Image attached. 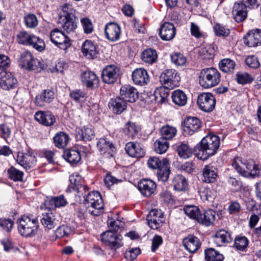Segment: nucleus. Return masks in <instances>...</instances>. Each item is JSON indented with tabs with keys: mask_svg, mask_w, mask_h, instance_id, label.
Returning <instances> with one entry per match:
<instances>
[{
	"mask_svg": "<svg viewBox=\"0 0 261 261\" xmlns=\"http://www.w3.org/2000/svg\"><path fill=\"white\" fill-rule=\"evenodd\" d=\"M69 181L72 189L83 195L85 198L84 204L87 206L89 213L93 216L100 215L103 212L104 205L100 193L93 191L86 196L84 195L83 192H86L88 187L83 185L81 177L77 174L70 175Z\"/></svg>",
	"mask_w": 261,
	"mask_h": 261,
	"instance_id": "1",
	"label": "nucleus"
},
{
	"mask_svg": "<svg viewBox=\"0 0 261 261\" xmlns=\"http://www.w3.org/2000/svg\"><path fill=\"white\" fill-rule=\"evenodd\" d=\"M220 146L219 138L215 135H208L203 138L195 146L196 156L201 160H206L214 155Z\"/></svg>",
	"mask_w": 261,
	"mask_h": 261,
	"instance_id": "2",
	"label": "nucleus"
},
{
	"mask_svg": "<svg viewBox=\"0 0 261 261\" xmlns=\"http://www.w3.org/2000/svg\"><path fill=\"white\" fill-rule=\"evenodd\" d=\"M232 166L239 174L244 177H255L260 174V169L258 165L252 160H243L239 157L235 158L232 161Z\"/></svg>",
	"mask_w": 261,
	"mask_h": 261,
	"instance_id": "3",
	"label": "nucleus"
},
{
	"mask_svg": "<svg viewBox=\"0 0 261 261\" xmlns=\"http://www.w3.org/2000/svg\"><path fill=\"white\" fill-rule=\"evenodd\" d=\"M17 224L19 234L25 237L35 236L39 227L38 219L31 216H22L17 220Z\"/></svg>",
	"mask_w": 261,
	"mask_h": 261,
	"instance_id": "4",
	"label": "nucleus"
},
{
	"mask_svg": "<svg viewBox=\"0 0 261 261\" xmlns=\"http://www.w3.org/2000/svg\"><path fill=\"white\" fill-rule=\"evenodd\" d=\"M199 83L204 88H210L217 85L220 81V73L216 68H204L200 71Z\"/></svg>",
	"mask_w": 261,
	"mask_h": 261,
	"instance_id": "5",
	"label": "nucleus"
},
{
	"mask_svg": "<svg viewBox=\"0 0 261 261\" xmlns=\"http://www.w3.org/2000/svg\"><path fill=\"white\" fill-rule=\"evenodd\" d=\"M16 41L19 44L32 46L39 51L43 50L45 47L42 39L24 31L18 32L16 35Z\"/></svg>",
	"mask_w": 261,
	"mask_h": 261,
	"instance_id": "6",
	"label": "nucleus"
},
{
	"mask_svg": "<svg viewBox=\"0 0 261 261\" xmlns=\"http://www.w3.org/2000/svg\"><path fill=\"white\" fill-rule=\"evenodd\" d=\"M18 63L21 68L29 71L37 70L39 68L44 69V65L40 60L34 58L29 50H25L20 54Z\"/></svg>",
	"mask_w": 261,
	"mask_h": 261,
	"instance_id": "7",
	"label": "nucleus"
},
{
	"mask_svg": "<svg viewBox=\"0 0 261 261\" xmlns=\"http://www.w3.org/2000/svg\"><path fill=\"white\" fill-rule=\"evenodd\" d=\"M16 162L25 169H30L35 166L36 158L32 150L29 147L18 151L16 159Z\"/></svg>",
	"mask_w": 261,
	"mask_h": 261,
	"instance_id": "8",
	"label": "nucleus"
},
{
	"mask_svg": "<svg viewBox=\"0 0 261 261\" xmlns=\"http://www.w3.org/2000/svg\"><path fill=\"white\" fill-rule=\"evenodd\" d=\"M180 80L179 73L173 69L165 70L160 76V81L162 84L171 89L179 85Z\"/></svg>",
	"mask_w": 261,
	"mask_h": 261,
	"instance_id": "9",
	"label": "nucleus"
},
{
	"mask_svg": "<svg viewBox=\"0 0 261 261\" xmlns=\"http://www.w3.org/2000/svg\"><path fill=\"white\" fill-rule=\"evenodd\" d=\"M122 237L112 230H109L101 234V241L108 245L111 249L116 250L123 246Z\"/></svg>",
	"mask_w": 261,
	"mask_h": 261,
	"instance_id": "10",
	"label": "nucleus"
},
{
	"mask_svg": "<svg viewBox=\"0 0 261 261\" xmlns=\"http://www.w3.org/2000/svg\"><path fill=\"white\" fill-rule=\"evenodd\" d=\"M50 37L51 42L61 49L66 50L71 46L69 38L58 28L50 32Z\"/></svg>",
	"mask_w": 261,
	"mask_h": 261,
	"instance_id": "11",
	"label": "nucleus"
},
{
	"mask_svg": "<svg viewBox=\"0 0 261 261\" xmlns=\"http://www.w3.org/2000/svg\"><path fill=\"white\" fill-rule=\"evenodd\" d=\"M197 104L199 108L203 112H211L215 108L216 99L210 93H202L198 97Z\"/></svg>",
	"mask_w": 261,
	"mask_h": 261,
	"instance_id": "12",
	"label": "nucleus"
},
{
	"mask_svg": "<svg viewBox=\"0 0 261 261\" xmlns=\"http://www.w3.org/2000/svg\"><path fill=\"white\" fill-rule=\"evenodd\" d=\"M148 226L152 229H158L164 223L165 218L163 213L158 209L152 210L147 216Z\"/></svg>",
	"mask_w": 261,
	"mask_h": 261,
	"instance_id": "13",
	"label": "nucleus"
},
{
	"mask_svg": "<svg viewBox=\"0 0 261 261\" xmlns=\"http://www.w3.org/2000/svg\"><path fill=\"white\" fill-rule=\"evenodd\" d=\"M247 6L243 1L236 2L233 6L232 14L233 19L238 23L244 21L247 17Z\"/></svg>",
	"mask_w": 261,
	"mask_h": 261,
	"instance_id": "14",
	"label": "nucleus"
},
{
	"mask_svg": "<svg viewBox=\"0 0 261 261\" xmlns=\"http://www.w3.org/2000/svg\"><path fill=\"white\" fill-rule=\"evenodd\" d=\"M119 68L114 65L107 66L101 73V77L104 83L112 84L116 82L119 75Z\"/></svg>",
	"mask_w": 261,
	"mask_h": 261,
	"instance_id": "15",
	"label": "nucleus"
},
{
	"mask_svg": "<svg viewBox=\"0 0 261 261\" xmlns=\"http://www.w3.org/2000/svg\"><path fill=\"white\" fill-rule=\"evenodd\" d=\"M40 221L45 228L52 229L59 223V216L55 212L49 210L47 212L42 214Z\"/></svg>",
	"mask_w": 261,
	"mask_h": 261,
	"instance_id": "16",
	"label": "nucleus"
},
{
	"mask_svg": "<svg viewBox=\"0 0 261 261\" xmlns=\"http://www.w3.org/2000/svg\"><path fill=\"white\" fill-rule=\"evenodd\" d=\"M182 125L185 133L192 135L200 129L201 122L197 117L189 116L185 119Z\"/></svg>",
	"mask_w": 261,
	"mask_h": 261,
	"instance_id": "17",
	"label": "nucleus"
},
{
	"mask_svg": "<svg viewBox=\"0 0 261 261\" xmlns=\"http://www.w3.org/2000/svg\"><path fill=\"white\" fill-rule=\"evenodd\" d=\"M97 146L101 154L109 158L113 157L116 151L115 145L106 138H100L97 142Z\"/></svg>",
	"mask_w": 261,
	"mask_h": 261,
	"instance_id": "18",
	"label": "nucleus"
},
{
	"mask_svg": "<svg viewBox=\"0 0 261 261\" xmlns=\"http://www.w3.org/2000/svg\"><path fill=\"white\" fill-rule=\"evenodd\" d=\"M55 93L53 89H47L43 90L38 94L35 99L34 103L37 107H43L53 101Z\"/></svg>",
	"mask_w": 261,
	"mask_h": 261,
	"instance_id": "19",
	"label": "nucleus"
},
{
	"mask_svg": "<svg viewBox=\"0 0 261 261\" xmlns=\"http://www.w3.org/2000/svg\"><path fill=\"white\" fill-rule=\"evenodd\" d=\"M105 35L106 38L110 41L115 42L118 40L121 35L120 26L114 22L107 23L105 28Z\"/></svg>",
	"mask_w": 261,
	"mask_h": 261,
	"instance_id": "20",
	"label": "nucleus"
},
{
	"mask_svg": "<svg viewBox=\"0 0 261 261\" xmlns=\"http://www.w3.org/2000/svg\"><path fill=\"white\" fill-rule=\"evenodd\" d=\"M34 117L37 121L46 126H52L56 121L55 116L50 111H37Z\"/></svg>",
	"mask_w": 261,
	"mask_h": 261,
	"instance_id": "21",
	"label": "nucleus"
},
{
	"mask_svg": "<svg viewBox=\"0 0 261 261\" xmlns=\"http://www.w3.org/2000/svg\"><path fill=\"white\" fill-rule=\"evenodd\" d=\"M156 188V184L150 179H143L138 182V189L145 197L151 196L154 194Z\"/></svg>",
	"mask_w": 261,
	"mask_h": 261,
	"instance_id": "22",
	"label": "nucleus"
},
{
	"mask_svg": "<svg viewBox=\"0 0 261 261\" xmlns=\"http://www.w3.org/2000/svg\"><path fill=\"white\" fill-rule=\"evenodd\" d=\"M108 107L113 113L119 115L126 109L127 103L120 96H117L110 100Z\"/></svg>",
	"mask_w": 261,
	"mask_h": 261,
	"instance_id": "23",
	"label": "nucleus"
},
{
	"mask_svg": "<svg viewBox=\"0 0 261 261\" xmlns=\"http://www.w3.org/2000/svg\"><path fill=\"white\" fill-rule=\"evenodd\" d=\"M120 96L126 102H134L138 98V92L136 89L129 85L122 86L120 90Z\"/></svg>",
	"mask_w": 261,
	"mask_h": 261,
	"instance_id": "24",
	"label": "nucleus"
},
{
	"mask_svg": "<svg viewBox=\"0 0 261 261\" xmlns=\"http://www.w3.org/2000/svg\"><path fill=\"white\" fill-rule=\"evenodd\" d=\"M18 82L16 79L11 72H3L0 77V86L5 90L16 88Z\"/></svg>",
	"mask_w": 261,
	"mask_h": 261,
	"instance_id": "25",
	"label": "nucleus"
},
{
	"mask_svg": "<svg viewBox=\"0 0 261 261\" xmlns=\"http://www.w3.org/2000/svg\"><path fill=\"white\" fill-rule=\"evenodd\" d=\"M244 43L249 47H255L261 44V30L256 29L249 31L244 37Z\"/></svg>",
	"mask_w": 261,
	"mask_h": 261,
	"instance_id": "26",
	"label": "nucleus"
},
{
	"mask_svg": "<svg viewBox=\"0 0 261 261\" xmlns=\"http://www.w3.org/2000/svg\"><path fill=\"white\" fill-rule=\"evenodd\" d=\"M82 51L84 56L88 59H95L98 54V46L89 40H86L83 42Z\"/></svg>",
	"mask_w": 261,
	"mask_h": 261,
	"instance_id": "27",
	"label": "nucleus"
},
{
	"mask_svg": "<svg viewBox=\"0 0 261 261\" xmlns=\"http://www.w3.org/2000/svg\"><path fill=\"white\" fill-rule=\"evenodd\" d=\"M161 39L163 40H172L176 34L175 28L172 23L164 22L161 27L160 33Z\"/></svg>",
	"mask_w": 261,
	"mask_h": 261,
	"instance_id": "28",
	"label": "nucleus"
},
{
	"mask_svg": "<svg viewBox=\"0 0 261 261\" xmlns=\"http://www.w3.org/2000/svg\"><path fill=\"white\" fill-rule=\"evenodd\" d=\"M218 176L217 169L211 164L205 165L202 169V179L206 183L214 182Z\"/></svg>",
	"mask_w": 261,
	"mask_h": 261,
	"instance_id": "29",
	"label": "nucleus"
},
{
	"mask_svg": "<svg viewBox=\"0 0 261 261\" xmlns=\"http://www.w3.org/2000/svg\"><path fill=\"white\" fill-rule=\"evenodd\" d=\"M132 80L134 83L138 85H146L149 81L147 71L143 68H137L133 72Z\"/></svg>",
	"mask_w": 261,
	"mask_h": 261,
	"instance_id": "30",
	"label": "nucleus"
},
{
	"mask_svg": "<svg viewBox=\"0 0 261 261\" xmlns=\"http://www.w3.org/2000/svg\"><path fill=\"white\" fill-rule=\"evenodd\" d=\"M126 152L131 157L141 158L145 155V152L141 145L137 142H129L125 147Z\"/></svg>",
	"mask_w": 261,
	"mask_h": 261,
	"instance_id": "31",
	"label": "nucleus"
},
{
	"mask_svg": "<svg viewBox=\"0 0 261 261\" xmlns=\"http://www.w3.org/2000/svg\"><path fill=\"white\" fill-rule=\"evenodd\" d=\"M81 81L83 84L88 88L96 87L98 84V79L93 72L86 71L81 74Z\"/></svg>",
	"mask_w": 261,
	"mask_h": 261,
	"instance_id": "32",
	"label": "nucleus"
},
{
	"mask_svg": "<svg viewBox=\"0 0 261 261\" xmlns=\"http://www.w3.org/2000/svg\"><path fill=\"white\" fill-rule=\"evenodd\" d=\"M216 213L212 210L201 211L197 221L206 226L212 225L215 220Z\"/></svg>",
	"mask_w": 261,
	"mask_h": 261,
	"instance_id": "33",
	"label": "nucleus"
},
{
	"mask_svg": "<svg viewBox=\"0 0 261 261\" xmlns=\"http://www.w3.org/2000/svg\"><path fill=\"white\" fill-rule=\"evenodd\" d=\"M183 245L189 252L194 253L200 247L201 243L198 238L193 235H189L184 239Z\"/></svg>",
	"mask_w": 261,
	"mask_h": 261,
	"instance_id": "34",
	"label": "nucleus"
},
{
	"mask_svg": "<svg viewBox=\"0 0 261 261\" xmlns=\"http://www.w3.org/2000/svg\"><path fill=\"white\" fill-rule=\"evenodd\" d=\"M170 166L169 160L164 158L162 160V166L158 169L156 175L159 180L166 182L168 180L170 174Z\"/></svg>",
	"mask_w": 261,
	"mask_h": 261,
	"instance_id": "35",
	"label": "nucleus"
},
{
	"mask_svg": "<svg viewBox=\"0 0 261 261\" xmlns=\"http://www.w3.org/2000/svg\"><path fill=\"white\" fill-rule=\"evenodd\" d=\"M75 137L77 140L89 141L94 138L95 134L92 128L84 126L76 129Z\"/></svg>",
	"mask_w": 261,
	"mask_h": 261,
	"instance_id": "36",
	"label": "nucleus"
},
{
	"mask_svg": "<svg viewBox=\"0 0 261 261\" xmlns=\"http://www.w3.org/2000/svg\"><path fill=\"white\" fill-rule=\"evenodd\" d=\"M61 20L58 21L59 23H61L62 28L67 33L73 32L76 28V22H75V16L73 17H65L62 18L60 17Z\"/></svg>",
	"mask_w": 261,
	"mask_h": 261,
	"instance_id": "37",
	"label": "nucleus"
},
{
	"mask_svg": "<svg viewBox=\"0 0 261 261\" xmlns=\"http://www.w3.org/2000/svg\"><path fill=\"white\" fill-rule=\"evenodd\" d=\"M214 238L215 242L219 246L225 243H229L232 240L229 232L224 229L217 231L215 234Z\"/></svg>",
	"mask_w": 261,
	"mask_h": 261,
	"instance_id": "38",
	"label": "nucleus"
},
{
	"mask_svg": "<svg viewBox=\"0 0 261 261\" xmlns=\"http://www.w3.org/2000/svg\"><path fill=\"white\" fill-rule=\"evenodd\" d=\"M170 89L164 85L157 88L154 92V100L156 102L161 104L165 102L169 96Z\"/></svg>",
	"mask_w": 261,
	"mask_h": 261,
	"instance_id": "39",
	"label": "nucleus"
},
{
	"mask_svg": "<svg viewBox=\"0 0 261 261\" xmlns=\"http://www.w3.org/2000/svg\"><path fill=\"white\" fill-rule=\"evenodd\" d=\"M63 156L65 160L71 164H76L81 160L80 152L78 150L74 149L65 150Z\"/></svg>",
	"mask_w": 261,
	"mask_h": 261,
	"instance_id": "40",
	"label": "nucleus"
},
{
	"mask_svg": "<svg viewBox=\"0 0 261 261\" xmlns=\"http://www.w3.org/2000/svg\"><path fill=\"white\" fill-rule=\"evenodd\" d=\"M53 140L55 146L59 148H63L67 145L69 137L65 133L60 132L55 135Z\"/></svg>",
	"mask_w": 261,
	"mask_h": 261,
	"instance_id": "41",
	"label": "nucleus"
},
{
	"mask_svg": "<svg viewBox=\"0 0 261 261\" xmlns=\"http://www.w3.org/2000/svg\"><path fill=\"white\" fill-rule=\"evenodd\" d=\"M160 133L161 138L168 141L175 137L177 129L175 127L166 125L161 128Z\"/></svg>",
	"mask_w": 261,
	"mask_h": 261,
	"instance_id": "42",
	"label": "nucleus"
},
{
	"mask_svg": "<svg viewBox=\"0 0 261 261\" xmlns=\"http://www.w3.org/2000/svg\"><path fill=\"white\" fill-rule=\"evenodd\" d=\"M141 58L144 62L152 64L157 61L158 55L155 50L147 48L142 52Z\"/></svg>",
	"mask_w": 261,
	"mask_h": 261,
	"instance_id": "43",
	"label": "nucleus"
},
{
	"mask_svg": "<svg viewBox=\"0 0 261 261\" xmlns=\"http://www.w3.org/2000/svg\"><path fill=\"white\" fill-rule=\"evenodd\" d=\"M204 255L206 261H223L224 259L223 254L213 248L206 249Z\"/></svg>",
	"mask_w": 261,
	"mask_h": 261,
	"instance_id": "44",
	"label": "nucleus"
},
{
	"mask_svg": "<svg viewBox=\"0 0 261 261\" xmlns=\"http://www.w3.org/2000/svg\"><path fill=\"white\" fill-rule=\"evenodd\" d=\"M172 185L175 190L182 191L186 190L188 186V182L185 177L178 174L173 179Z\"/></svg>",
	"mask_w": 261,
	"mask_h": 261,
	"instance_id": "45",
	"label": "nucleus"
},
{
	"mask_svg": "<svg viewBox=\"0 0 261 261\" xmlns=\"http://www.w3.org/2000/svg\"><path fill=\"white\" fill-rule=\"evenodd\" d=\"M173 102L179 106L185 105L187 101L186 94L180 90H176L172 93Z\"/></svg>",
	"mask_w": 261,
	"mask_h": 261,
	"instance_id": "46",
	"label": "nucleus"
},
{
	"mask_svg": "<svg viewBox=\"0 0 261 261\" xmlns=\"http://www.w3.org/2000/svg\"><path fill=\"white\" fill-rule=\"evenodd\" d=\"M235 65L234 61L229 58L221 60L219 64L220 70L225 73H232L234 71Z\"/></svg>",
	"mask_w": 261,
	"mask_h": 261,
	"instance_id": "47",
	"label": "nucleus"
},
{
	"mask_svg": "<svg viewBox=\"0 0 261 261\" xmlns=\"http://www.w3.org/2000/svg\"><path fill=\"white\" fill-rule=\"evenodd\" d=\"M48 202L49 205V209L64 206L67 203L66 200L64 198V196L62 195L59 196L51 197V199L48 200V201H45V204H47V203Z\"/></svg>",
	"mask_w": 261,
	"mask_h": 261,
	"instance_id": "48",
	"label": "nucleus"
},
{
	"mask_svg": "<svg viewBox=\"0 0 261 261\" xmlns=\"http://www.w3.org/2000/svg\"><path fill=\"white\" fill-rule=\"evenodd\" d=\"M177 151L179 156L184 159L190 158L193 153V151L188 144L182 142L177 146Z\"/></svg>",
	"mask_w": 261,
	"mask_h": 261,
	"instance_id": "49",
	"label": "nucleus"
},
{
	"mask_svg": "<svg viewBox=\"0 0 261 261\" xmlns=\"http://www.w3.org/2000/svg\"><path fill=\"white\" fill-rule=\"evenodd\" d=\"M154 150L159 154H163L166 152L169 144L167 141L161 137L154 142Z\"/></svg>",
	"mask_w": 261,
	"mask_h": 261,
	"instance_id": "50",
	"label": "nucleus"
},
{
	"mask_svg": "<svg viewBox=\"0 0 261 261\" xmlns=\"http://www.w3.org/2000/svg\"><path fill=\"white\" fill-rule=\"evenodd\" d=\"M249 240L245 236H238L234 239V247L237 250L244 251L248 247Z\"/></svg>",
	"mask_w": 261,
	"mask_h": 261,
	"instance_id": "51",
	"label": "nucleus"
},
{
	"mask_svg": "<svg viewBox=\"0 0 261 261\" xmlns=\"http://www.w3.org/2000/svg\"><path fill=\"white\" fill-rule=\"evenodd\" d=\"M184 211L188 216L197 221L201 212L198 207L193 205L185 206Z\"/></svg>",
	"mask_w": 261,
	"mask_h": 261,
	"instance_id": "52",
	"label": "nucleus"
},
{
	"mask_svg": "<svg viewBox=\"0 0 261 261\" xmlns=\"http://www.w3.org/2000/svg\"><path fill=\"white\" fill-rule=\"evenodd\" d=\"M70 96L76 102H82L87 97L86 93L81 89H75L70 91Z\"/></svg>",
	"mask_w": 261,
	"mask_h": 261,
	"instance_id": "53",
	"label": "nucleus"
},
{
	"mask_svg": "<svg viewBox=\"0 0 261 261\" xmlns=\"http://www.w3.org/2000/svg\"><path fill=\"white\" fill-rule=\"evenodd\" d=\"M7 172L9 177L15 181H22L23 179V172L17 169L13 166L8 169Z\"/></svg>",
	"mask_w": 261,
	"mask_h": 261,
	"instance_id": "54",
	"label": "nucleus"
},
{
	"mask_svg": "<svg viewBox=\"0 0 261 261\" xmlns=\"http://www.w3.org/2000/svg\"><path fill=\"white\" fill-rule=\"evenodd\" d=\"M171 61L177 66H182L187 62L186 58L181 53H175L170 56Z\"/></svg>",
	"mask_w": 261,
	"mask_h": 261,
	"instance_id": "55",
	"label": "nucleus"
},
{
	"mask_svg": "<svg viewBox=\"0 0 261 261\" xmlns=\"http://www.w3.org/2000/svg\"><path fill=\"white\" fill-rule=\"evenodd\" d=\"M71 231V228L66 225H62L59 226L55 231L56 238H62L68 236Z\"/></svg>",
	"mask_w": 261,
	"mask_h": 261,
	"instance_id": "56",
	"label": "nucleus"
},
{
	"mask_svg": "<svg viewBox=\"0 0 261 261\" xmlns=\"http://www.w3.org/2000/svg\"><path fill=\"white\" fill-rule=\"evenodd\" d=\"M25 25L28 28H35L38 25V22L36 16L33 14H28L24 16Z\"/></svg>",
	"mask_w": 261,
	"mask_h": 261,
	"instance_id": "57",
	"label": "nucleus"
},
{
	"mask_svg": "<svg viewBox=\"0 0 261 261\" xmlns=\"http://www.w3.org/2000/svg\"><path fill=\"white\" fill-rule=\"evenodd\" d=\"M123 130L126 135L132 138L138 133L136 125L134 123L129 122L125 124Z\"/></svg>",
	"mask_w": 261,
	"mask_h": 261,
	"instance_id": "58",
	"label": "nucleus"
},
{
	"mask_svg": "<svg viewBox=\"0 0 261 261\" xmlns=\"http://www.w3.org/2000/svg\"><path fill=\"white\" fill-rule=\"evenodd\" d=\"M214 30L217 36L226 37L230 33V30L228 29L218 23L214 25Z\"/></svg>",
	"mask_w": 261,
	"mask_h": 261,
	"instance_id": "59",
	"label": "nucleus"
},
{
	"mask_svg": "<svg viewBox=\"0 0 261 261\" xmlns=\"http://www.w3.org/2000/svg\"><path fill=\"white\" fill-rule=\"evenodd\" d=\"M147 165L150 169H158L162 166V161L158 157L152 156L148 160Z\"/></svg>",
	"mask_w": 261,
	"mask_h": 261,
	"instance_id": "60",
	"label": "nucleus"
},
{
	"mask_svg": "<svg viewBox=\"0 0 261 261\" xmlns=\"http://www.w3.org/2000/svg\"><path fill=\"white\" fill-rule=\"evenodd\" d=\"M82 25L83 26L84 32L86 34H90L93 30L92 23L90 19L87 17L83 18L81 20Z\"/></svg>",
	"mask_w": 261,
	"mask_h": 261,
	"instance_id": "61",
	"label": "nucleus"
},
{
	"mask_svg": "<svg viewBox=\"0 0 261 261\" xmlns=\"http://www.w3.org/2000/svg\"><path fill=\"white\" fill-rule=\"evenodd\" d=\"M245 63L248 67L254 69L260 65L258 59L254 55L248 56L245 59Z\"/></svg>",
	"mask_w": 261,
	"mask_h": 261,
	"instance_id": "62",
	"label": "nucleus"
},
{
	"mask_svg": "<svg viewBox=\"0 0 261 261\" xmlns=\"http://www.w3.org/2000/svg\"><path fill=\"white\" fill-rule=\"evenodd\" d=\"M140 253L141 250L139 248H132L125 252L124 256L127 259L132 261L136 258Z\"/></svg>",
	"mask_w": 261,
	"mask_h": 261,
	"instance_id": "63",
	"label": "nucleus"
},
{
	"mask_svg": "<svg viewBox=\"0 0 261 261\" xmlns=\"http://www.w3.org/2000/svg\"><path fill=\"white\" fill-rule=\"evenodd\" d=\"M13 225L14 222L11 219L0 218V226L5 231L10 232Z\"/></svg>",
	"mask_w": 261,
	"mask_h": 261,
	"instance_id": "64",
	"label": "nucleus"
}]
</instances>
